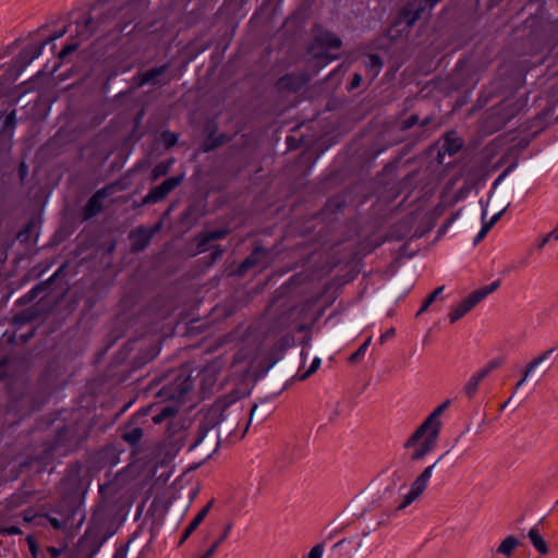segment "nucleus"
I'll use <instances>...</instances> for the list:
<instances>
[{"instance_id":"c9c22d12","label":"nucleus","mask_w":558,"mask_h":558,"mask_svg":"<svg viewBox=\"0 0 558 558\" xmlns=\"http://www.w3.org/2000/svg\"><path fill=\"white\" fill-rule=\"evenodd\" d=\"M257 411H258V407L256 404L253 405L250 411V421L246 424L245 430H247L248 425L253 422V420L256 418V420H258L259 423H262L265 420V417H266L265 413L257 414Z\"/></svg>"},{"instance_id":"f03ea898","label":"nucleus","mask_w":558,"mask_h":558,"mask_svg":"<svg viewBox=\"0 0 558 558\" xmlns=\"http://www.w3.org/2000/svg\"><path fill=\"white\" fill-rule=\"evenodd\" d=\"M439 435L440 433L421 424L403 445L404 449H412L411 461L423 460L433 452L437 447Z\"/></svg>"},{"instance_id":"dca6fc26","label":"nucleus","mask_w":558,"mask_h":558,"mask_svg":"<svg viewBox=\"0 0 558 558\" xmlns=\"http://www.w3.org/2000/svg\"><path fill=\"white\" fill-rule=\"evenodd\" d=\"M314 40L316 45L325 48L338 49L342 45L341 39L336 34L328 31L317 34Z\"/></svg>"},{"instance_id":"052dcab7","label":"nucleus","mask_w":558,"mask_h":558,"mask_svg":"<svg viewBox=\"0 0 558 558\" xmlns=\"http://www.w3.org/2000/svg\"><path fill=\"white\" fill-rule=\"evenodd\" d=\"M218 146V143H209L208 141L205 143V151L211 150Z\"/></svg>"},{"instance_id":"423d86ee","label":"nucleus","mask_w":558,"mask_h":558,"mask_svg":"<svg viewBox=\"0 0 558 558\" xmlns=\"http://www.w3.org/2000/svg\"><path fill=\"white\" fill-rule=\"evenodd\" d=\"M445 457L442 454L438 458V460L427 466L412 483L410 490L403 496L401 502L396 506V510H403L408 506H410L416 498H418L423 492L426 489L428 481L432 476L433 469L435 465Z\"/></svg>"},{"instance_id":"3c124183","label":"nucleus","mask_w":558,"mask_h":558,"mask_svg":"<svg viewBox=\"0 0 558 558\" xmlns=\"http://www.w3.org/2000/svg\"><path fill=\"white\" fill-rule=\"evenodd\" d=\"M217 549V544L213 543L211 546L202 556H199V558H211L216 554Z\"/></svg>"},{"instance_id":"6e6d98bb","label":"nucleus","mask_w":558,"mask_h":558,"mask_svg":"<svg viewBox=\"0 0 558 558\" xmlns=\"http://www.w3.org/2000/svg\"><path fill=\"white\" fill-rule=\"evenodd\" d=\"M125 557H126V547H119L113 555V558H125Z\"/></svg>"},{"instance_id":"4be33fe9","label":"nucleus","mask_w":558,"mask_h":558,"mask_svg":"<svg viewBox=\"0 0 558 558\" xmlns=\"http://www.w3.org/2000/svg\"><path fill=\"white\" fill-rule=\"evenodd\" d=\"M364 65L371 77L375 78L383 69L384 63L378 54H368Z\"/></svg>"},{"instance_id":"0eeeda50","label":"nucleus","mask_w":558,"mask_h":558,"mask_svg":"<svg viewBox=\"0 0 558 558\" xmlns=\"http://www.w3.org/2000/svg\"><path fill=\"white\" fill-rule=\"evenodd\" d=\"M523 105L515 99H505L493 109L490 119H493L498 129L505 126L509 121L519 114Z\"/></svg>"},{"instance_id":"bb28decb","label":"nucleus","mask_w":558,"mask_h":558,"mask_svg":"<svg viewBox=\"0 0 558 558\" xmlns=\"http://www.w3.org/2000/svg\"><path fill=\"white\" fill-rule=\"evenodd\" d=\"M519 541L514 536L506 537L498 547V553L510 556L513 549L518 546Z\"/></svg>"},{"instance_id":"bf43d9fd","label":"nucleus","mask_w":558,"mask_h":558,"mask_svg":"<svg viewBox=\"0 0 558 558\" xmlns=\"http://www.w3.org/2000/svg\"><path fill=\"white\" fill-rule=\"evenodd\" d=\"M547 234H549L551 240L558 241V226Z\"/></svg>"},{"instance_id":"37998d69","label":"nucleus","mask_w":558,"mask_h":558,"mask_svg":"<svg viewBox=\"0 0 558 558\" xmlns=\"http://www.w3.org/2000/svg\"><path fill=\"white\" fill-rule=\"evenodd\" d=\"M231 529H232V523L229 522L225 526L222 534H220V536L214 542V544H217V547H219L220 544H222L226 541V538L229 536Z\"/></svg>"},{"instance_id":"e2e57ef3","label":"nucleus","mask_w":558,"mask_h":558,"mask_svg":"<svg viewBox=\"0 0 558 558\" xmlns=\"http://www.w3.org/2000/svg\"><path fill=\"white\" fill-rule=\"evenodd\" d=\"M487 232H484V226L482 227L481 231L478 232L476 236V242L483 239L486 235Z\"/></svg>"},{"instance_id":"5fc2aeb1","label":"nucleus","mask_w":558,"mask_h":558,"mask_svg":"<svg viewBox=\"0 0 558 558\" xmlns=\"http://www.w3.org/2000/svg\"><path fill=\"white\" fill-rule=\"evenodd\" d=\"M34 518H35V514L33 513L32 510H25L23 512V521L24 522L29 523V522H32L34 520Z\"/></svg>"},{"instance_id":"9d476101","label":"nucleus","mask_w":558,"mask_h":558,"mask_svg":"<svg viewBox=\"0 0 558 558\" xmlns=\"http://www.w3.org/2000/svg\"><path fill=\"white\" fill-rule=\"evenodd\" d=\"M169 66L170 63L166 62L160 66H156L143 73H138L135 77L137 80L136 85L138 87H142L146 84H154L158 86L168 85L173 80V76L166 75L167 71L169 70Z\"/></svg>"},{"instance_id":"69168bd1","label":"nucleus","mask_w":558,"mask_h":558,"mask_svg":"<svg viewBox=\"0 0 558 558\" xmlns=\"http://www.w3.org/2000/svg\"><path fill=\"white\" fill-rule=\"evenodd\" d=\"M393 489H395V485H393V486H391V487L386 488V489H385V492H384V494H385V495H386V494L392 495Z\"/></svg>"},{"instance_id":"680f3d73","label":"nucleus","mask_w":558,"mask_h":558,"mask_svg":"<svg viewBox=\"0 0 558 558\" xmlns=\"http://www.w3.org/2000/svg\"><path fill=\"white\" fill-rule=\"evenodd\" d=\"M432 121H433V118H432V117H426L425 119H423V120L421 121V126H422V128H425V126H427Z\"/></svg>"},{"instance_id":"a878e982","label":"nucleus","mask_w":558,"mask_h":558,"mask_svg":"<svg viewBox=\"0 0 558 558\" xmlns=\"http://www.w3.org/2000/svg\"><path fill=\"white\" fill-rule=\"evenodd\" d=\"M211 430L205 423H201L197 427V430L194 435V439L190 445V449H194L199 446L204 439L207 437L208 433Z\"/></svg>"},{"instance_id":"f8f14e48","label":"nucleus","mask_w":558,"mask_h":558,"mask_svg":"<svg viewBox=\"0 0 558 558\" xmlns=\"http://www.w3.org/2000/svg\"><path fill=\"white\" fill-rule=\"evenodd\" d=\"M308 82V77L306 74H295L290 73L280 77L277 82V87L280 90H289V92H299L301 90Z\"/></svg>"},{"instance_id":"864d4df0","label":"nucleus","mask_w":558,"mask_h":558,"mask_svg":"<svg viewBox=\"0 0 558 558\" xmlns=\"http://www.w3.org/2000/svg\"><path fill=\"white\" fill-rule=\"evenodd\" d=\"M550 240L551 239H550L549 234H545V235L541 236L536 244L537 248L538 250L543 248Z\"/></svg>"},{"instance_id":"de8ad7c7","label":"nucleus","mask_w":558,"mask_h":558,"mask_svg":"<svg viewBox=\"0 0 558 558\" xmlns=\"http://www.w3.org/2000/svg\"><path fill=\"white\" fill-rule=\"evenodd\" d=\"M16 124V117H15V110L11 111L7 117L4 121V128L7 129H13Z\"/></svg>"},{"instance_id":"4d7b16f0","label":"nucleus","mask_w":558,"mask_h":558,"mask_svg":"<svg viewBox=\"0 0 558 558\" xmlns=\"http://www.w3.org/2000/svg\"><path fill=\"white\" fill-rule=\"evenodd\" d=\"M8 364V359H2L0 361V379H2L5 375L4 371H3V367Z\"/></svg>"},{"instance_id":"f257e3e1","label":"nucleus","mask_w":558,"mask_h":558,"mask_svg":"<svg viewBox=\"0 0 558 558\" xmlns=\"http://www.w3.org/2000/svg\"><path fill=\"white\" fill-rule=\"evenodd\" d=\"M116 532L114 507L108 502L98 505L85 533L71 549L69 558H94L104 543Z\"/></svg>"},{"instance_id":"20e7f679","label":"nucleus","mask_w":558,"mask_h":558,"mask_svg":"<svg viewBox=\"0 0 558 558\" xmlns=\"http://www.w3.org/2000/svg\"><path fill=\"white\" fill-rule=\"evenodd\" d=\"M424 7L415 8L413 3H408L398 12L393 24L388 29V36L391 40H397L403 36H408L411 28L421 17Z\"/></svg>"},{"instance_id":"393cba45","label":"nucleus","mask_w":558,"mask_h":558,"mask_svg":"<svg viewBox=\"0 0 558 558\" xmlns=\"http://www.w3.org/2000/svg\"><path fill=\"white\" fill-rule=\"evenodd\" d=\"M143 437V430L140 427H131L122 435V439L131 446H136Z\"/></svg>"},{"instance_id":"e433bc0d","label":"nucleus","mask_w":558,"mask_h":558,"mask_svg":"<svg viewBox=\"0 0 558 558\" xmlns=\"http://www.w3.org/2000/svg\"><path fill=\"white\" fill-rule=\"evenodd\" d=\"M320 366V359L319 357H315L311 364V366L308 367V369L302 375V379H305L307 377H310L311 375H313Z\"/></svg>"},{"instance_id":"79ce46f5","label":"nucleus","mask_w":558,"mask_h":558,"mask_svg":"<svg viewBox=\"0 0 558 558\" xmlns=\"http://www.w3.org/2000/svg\"><path fill=\"white\" fill-rule=\"evenodd\" d=\"M222 254H223V250L219 245L214 246V250L211 251V253L208 256V259H209L208 263L210 265L214 264L216 260L221 258Z\"/></svg>"},{"instance_id":"7ed1b4c3","label":"nucleus","mask_w":558,"mask_h":558,"mask_svg":"<svg viewBox=\"0 0 558 558\" xmlns=\"http://www.w3.org/2000/svg\"><path fill=\"white\" fill-rule=\"evenodd\" d=\"M169 381L160 389L159 395L168 400L182 401L193 387V379L186 368L168 373Z\"/></svg>"},{"instance_id":"f3484780","label":"nucleus","mask_w":558,"mask_h":558,"mask_svg":"<svg viewBox=\"0 0 558 558\" xmlns=\"http://www.w3.org/2000/svg\"><path fill=\"white\" fill-rule=\"evenodd\" d=\"M555 351V348H551L545 352H543L541 355H538L537 357H535L534 360H532L527 365H526V368L525 371L523 372V376L521 378V380L517 384V388H519L520 386H522L525 380L527 379V377L531 375V373L544 361H546L547 359H549V356L554 353Z\"/></svg>"},{"instance_id":"6ab92c4d","label":"nucleus","mask_w":558,"mask_h":558,"mask_svg":"<svg viewBox=\"0 0 558 558\" xmlns=\"http://www.w3.org/2000/svg\"><path fill=\"white\" fill-rule=\"evenodd\" d=\"M266 251L263 247H256L239 266V274H245L251 267L256 266L259 263L260 255L265 254Z\"/></svg>"},{"instance_id":"338daca9","label":"nucleus","mask_w":558,"mask_h":558,"mask_svg":"<svg viewBox=\"0 0 558 558\" xmlns=\"http://www.w3.org/2000/svg\"><path fill=\"white\" fill-rule=\"evenodd\" d=\"M507 173H508V169H507V170H505V171H504V172L498 177V179L496 180L495 184H496L497 182H499L500 180H502Z\"/></svg>"},{"instance_id":"6e6552de","label":"nucleus","mask_w":558,"mask_h":558,"mask_svg":"<svg viewBox=\"0 0 558 558\" xmlns=\"http://www.w3.org/2000/svg\"><path fill=\"white\" fill-rule=\"evenodd\" d=\"M183 181V174L166 179L161 184L153 187L142 199V205L156 204L163 201Z\"/></svg>"},{"instance_id":"2f4dec72","label":"nucleus","mask_w":558,"mask_h":558,"mask_svg":"<svg viewBox=\"0 0 558 558\" xmlns=\"http://www.w3.org/2000/svg\"><path fill=\"white\" fill-rule=\"evenodd\" d=\"M169 163L159 162L157 163L151 171V179L157 180L158 178L166 175L169 171Z\"/></svg>"},{"instance_id":"774afa93","label":"nucleus","mask_w":558,"mask_h":558,"mask_svg":"<svg viewBox=\"0 0 558 558\" xmlns=\"http://www.w3.org/2000/svg\"><path fill=\"white\" fill-rule=\"evenodd\" d=\"M62 430H59V434H58V438H61L62 437Z\"/></svg>"},{"instance_id":"a211bd4d","label":"nucleus","mask_w":558,"mask_h":558,"mask_svg":"<svg viewBox=\"0 0 558 558\" xmlns=\"http://www.w3.org/2000/svg\"><path fill=\"white\" fill-rule=\"evenodd\" d=\"M227 234L228 231L226 229L213 230L204 234H201L197 243L199 252H204L206 250V245L210 241L223 239L227 236Z\"/></svg>"},{"instance_id":"13d9d810","label":"nucleus","mask_w":558,"mask_h":558,"mask_svg":"<svg viewBox=\"0 0 558 558\" xmlns=\"http://www.w3.org/2000/svg\"><path fill=\"white\" fill-rule=\"evenodd\" d=\"M48 553L51 558H57L60 555V550L56 547H48Z\"/></svg>"},{"instance_id":"1a4fd4ad","label":"nucleus","mask_w":558,"mask_h":558,"mask_svg":"<svg viewBox=\"0 0 558 558\" xmlns=\"http://www.w3.org/2000/svg\"><path fill=\"white\" fill-rule=\"evenodd\" d=\"M44 46L45 43L27 46L13 59L12 65L8 70L14 73V78L41 54Z\"/></svg>"},{"instance_id":"39448f33","label":"nucleus","mask_w":558,"mask_h":558,"mask_svg":"<svg viewBox=\"0 0 558 558\" xmlns=\"http://www.w3.org/2000/svg\"><path fill=\"white\" fill-rule=\"evenodd\" d=\"M500 287V280H495L490 284L482 287L471 292L459 304L452 306L448 317L451 324H454L466 315L473 307H475L487 295L495 292Z\"/></svg>"},{"instance_id":"0e129e2a","label":"nucleus","mask_w":558,"mask_h":558,"mask_svg":"<svg viewBox=\"0 0 558 558\" xmlns=\"http://www.w3.org/2000/svg\"><path fill=\"white\" fill-rule=\"evenodd\" d=\"M65 34V29L59 32V33H56L50 39H56V38H60L62 37L63 35Z\"/></svg>"},{"instance_id":"c85d7f7f","label":"nucleus","mask_w":558,"mask_h":558,"mask_svg":"<svg viewBox=\"0 0 558 558\" xmlns=\"http://www.w3.org/2000/svg\"><path fill=\"white\" fill-rule=\"evenodd\" d=\"M372 341V337H368L360 347L356 351H354L350 356H349V362L350 363H359L363 356L365 355L367 349H368V345Z\"/></svg>"},{"instance_id":"4c0bfd02","label":"nucleus","mask_w":558,"mask_h":558,"mask_svg":"<svg viewBox=\"0 0 558 558\" xmlns=\"http://www.w3.org/2000/svg\"><path fill=\"white\" fill-rule=\"evenodd\" d=\"M77 48H78V44H76V43L65 45L59 52V58L64 59L65 57H68L72 52H74Z\"/></svg>"},{"instance_id":"aec40b11","label":"nucleus","mask_w":558,"mask_h":558,"mask_svg":"<svg viewBox=\"0 0 558 558\" xmlns=\"http://www.w3.org/2000/svg\"><path fill=\"white\" fill-rule=\"evenodd\" d=\"M485 378V373L473 374L463 387V392L469 399H472L477 392L481 381Z\"/></svg>"},{"instance_id":"5701e85b","label":"nucleus","mask_w":558,"mask_h":558,"mask_svg":"<svg viewBox=\"0 0 558 558\" xmlns=\"http://www.w3.org/2000/svg\"><path fill=\"white\" fill-rule=\"evenodd\" d=\"M80 509H74V511H72V514L70 515H62V518H53V517H49L48 518V521L49 523L51 524V526L56 530H65L68 529L69 526H72L73 525V522H72V519H73V515L78 512Z\"/></svg>"},{"instance_id":"7c9ffc66","label":"nucleus","mask_w":558,"mask_h":558,"mask_svg":"<svg viewBox=\"0 0 558 558\" xmlns=\"http://www.w3.org/2000/svg\"><path fill=\"white\" fill-rule=\"evenodd\" d=\"M444 291V286L438 287L435 289L424 301L421 308L417 312V315H421L422 313L426 312L430 304L438 298V295Z\"/></svg>"},{"instance_id":"58836bf2","label":"nucleus","mask_w":558,"mask_h":558,"mask_svg":"<svg viewBox=\"0 0 558 558\" xmlns=\"http://www.w3.org/2000/svg\"><path fill=\"white\" fill-rule=\"evenodd\" d=\"M420 121L418 119V116L417 114H411L407 120H404L401 124V129L402 130H409L411 129L412 126H414L415 124H417Z\"/></svg>"},{"instance_id":"f704fd0d","label":"nucleus","mask_w":558,"mask_h":558,"mask_svg":"<svg viewBox=\"0 0 558 558\" xmlns=\"http://www.w3.org/2000/svg\"><path fill=\"white\" fill-rule=\"evenodd\" d=\"M501 364H502V361L500 359H495V360L489 361V363L478 372L485 373V378H486L492 371L498 368L499 366H501Z\"/></svg>"},{"instance_id":"c03bdc74","label":"nucleus","mask_w":558,"mask_h":558,"mask_svg":"<svg viewBox=\"0 0 558 558\" xmlns=\"http://www.w3.org/2000/svg\"><path fill=\"white\" fill-rule=\"evenodd\" d=\"M505 210H501L497 214H495L489 221L487 222H484V232H488L492 227L500 219L501 215L504 214Z\"/></svg>"},{"instance_id":"9b49d317","label":"nucleus","mask_w":558,"mask_h":558,"mask_svg":"<svg viewBox=\"0 0 558 558\" xmlns=\"http://www.w3.org/2000/svg\"><path fill=\"white\" fill-rule=\"evenodd\" d=\"M113 190V185H106L96 191V193L87 201L83 208V219L89 220L102 210V201L108 197Z\"/></svg>"},{"instance_id":"412c9836","label":"nucleus","mask_w":558,"mask_h":558,"mask_svg":"<svg viewBox=\"0 0 558 558\" xmlns=\"http://www.w3.org/2000/svg\"><path fill=\"white\" fill-rule=\"evenodd\" d=\"M527 536L532 543V545L534 546V548L541 554V555H546L548 554V546L545 542V539L543 538V536L539 534L538 530L536 527H532L529 533H527Z\"/></svg>"},{"instance_id":"cd10ccee","label":"nucleus","mask_w":558,"mask_h":558,"mask_svg":"<svg viewBox=\"0 0 558 558\" xmlns=\"http://www.w3.org/2000/svg\"><path fill=\"white\" fill-rule=\"evenodd\" d=\"M178 413V410L171 405H166L163 408H161V410L159 411L158 414H156L154 417H153V422L155 424H160L161 422H163L165 420L169 418V417H173L175 416Z\"/></svg>"},{"instance_id":"a18cd8bd","label":"nucleus","mask_w":558,"mask_h":558,"mask_svg":"<svg viewBox=\"0 0 558 558\" xmlns=\"http://www.w3.org/2000/svg\"><path fill=\"white\" fill-rule=\"evenodd\" d=\"M323 551L324 545L317 544L310 550L307 558H322Z\"/></svg>"},{"instance_id":"473e14b6","label":"nucleus","mask_w":558,"mask_h":558,"mask_svg":"<svg viewBox=\"0 0 558 558\" xmlns=\"http://www.w3.org/2000/svg\"><path fill=\"white\" fill-rule=\"evenodd\" d=\"M50 280L51 279H49L46 282H40V283L36 284L31 291L27 292L25 298H27L29 301L37 298L48 287Z\"/></svg>"},{"instance_id":"72a5a7b5","label":"nucleus","mask_w":558,"mask_h":558,"mask_svg":"<svg viewBox=\"0 0 558 558\" xmlns=\"http://www.w3.org/2000/svg\"><path fill=\"white\" fill-rule=\"evenodd\" d=\"M161 137L167 147H172L178 142V135L170 131H163Z\"/></svg>"},{"instance_id":"a19ab883","label":"nucleus","mask_w":558,"mask_h":558,"mask_svg":"<svg viewBox=\"0 0 558 558\" xmlns=\"http://www.w3.org/2000/svg\"><path fill=\"white\" fill-rule=\"evenodd\" d=\"M548 46L550 49L558 46V25L551 27L550 29V37L548 38Z\"/></svg>"},{"instance_id":"c756f323","label":"nucleus","mask_w":558,"mask_h":558,"mask_svg":"<svg viewBox=\"0 0 558 558\" xmlns=\"http://www.w3.org/2000/svg\"><path fill=\"white\" fill-rule=\"evenodd\" d=\"M462 147V142L460 138H451L449 136H446L445 143H444V150L448 153L449 155H453L460 150Z\"/></svg>"},{"instance_id":"b1692460","label":"nucleus","mask_w":558,"mask_h":558,"mask_svg":"<svg viewBox=\"0 0 558 558\" xmlns=\"http://www.w3.org/2000/svg\"><path fill=\"white\" fill-rule=\"evenodd\" d=\"M92 17L84 19L82 23L76 24V35L82 40L88 39L93 35L94 31L92 29Z\"/></svg>"},{"instance_id":"8fccbe9b","label":"nucleus","mask_w":558,"mask_h":558,"mask_svg":"<svg viewBox=\"0 0 558 558\" xmlns=\"http://www.w3.org/2000/svg\"><path fill=\"white\" fill-rule=\"evenodd\" d=\"M396 335V329L395 328H389L386 332H384L380 338H379V342L383 344L385 343L388 339H391L393 338Z\"/></svg>"},{"instance_id":"49530a36","label":"nucleus","mask_w":558,"mask_h":558,"mask_svg":"<svg viewBox=\"0 0 558 558\" xmlns=\"http://www.w3.org/2000/svg\"><path fill=\"white\" fill-rule=\"evenodd\" d=\"M362 81H363L362 75L360 73H354L352 76V80L350 82L349 89L353 90V89L359 88L362 84Z\"/></svg>"},{"instance_id":"2eb2a0df","label":"nucleus","mask_w":558,"mask_h":558,"mask_svg":"<svg viewBox=\"0 0 558 558\" xmlns=\"http://www.w3.org/2000/svg\"><path fill=\"white\" fill-rule=\"evenodd\" d=\"M450 404V400H446L441 404H439L423 422L425 426L432 428L433 430H436L437 433H440L442 423L440 421V416L445 412V410Z\"/></svg>"},{"instance_id":"09e8293b","label":"nucleus","mask_w":558,"mask_h":558,"mask_svg":"<svg viewBox=\"0 0 558 558\" xmlns=\"http://www.w3.org/2000/svg\"><path fill=\"white\" fill-rule=\"evenodd\" d=\"M26 542L28 544L29 551L32 553L33 557L36 558L37 553H38V547H37L35 538L32 535H28L26 537Z\"/></svg>"},{"instance_id":"ddd939ff","label":"nucleus","mask_w":558,"mask_h":558,"mask_svg":"<svg viewBox=\"0 0 558 558\" xmlns=\"http://www.w3.org/2000/svg\"><path fill=\"white\" fill-rule=\"evenodd\" d=\"M151 236L153 232L144 227L132 230L130 233L132 251L140 252L145 250L150 243Z\"/></svg>"},{"instance_id":"603ef678","label":"nucleus","mask_w":558,"mask_h":558,"mask_svg":"<svg viewBox=\"0 0 558 558\" xmlns=\"http://www.w3.org/2000/svg\"><path fill=\"white\" fill-rule=\"evenodd\" d=\"M315 57L318 59V60H322L325 64L330 62L331 60L336 59L335 56H330L328 54L327 52H324V53H317L315 54Z\"/></svg>"},{"instance_id":"ea45409f","label":"nucleus","mask_w":558,"mask_h":558,"mask_svg":"<svg viewBox=\"0 0 558 558\" xmlns=\"http://www.w3.org/2000/svg\"><path fill=\"white\" fill-rule=\"evenodd\" d=\"M22 534V530L17 526L11 525L5 527H0V535L7 536V535H20Z\"/></svg>"},{"instance_id":"4468645a","label":"nucleus","mask_w":558,"mask_h":558,"mask_svg":"<svg viewBox=\"0 0 558 558\" xmlns=\"http://www.w3.org/2000/svg\"><path fill=\"white\" fill-rule=\"evenodd\" d=\"M214 504V500H209L194 517V519L189 523V525L183 531L181 538L179 541V546H182L185 541L193 534V532L199 526V524L205 520L207 517L211 506Z\"/></svg>"}]
</instances>
